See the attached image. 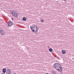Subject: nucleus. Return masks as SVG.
Wrapping results in <instances>:
<instances>
[{
	"mask_svg": "<svg viewBox=\"0 0 74 74\" xmlns=\"http://www.w3.org/2000/svg\"><path fill=\"white\" fill-rule=\"evenodd\" d=\"M53 65L55 69H56L57 70H58L59 71H60L61 73L62 72L63 69L60 64L58 63H55Z\"/></svg>",
	"mask_w": 74,
	"mask_h": 74,
	"instance_id": "f257e3e1",
	"label": "nucleus"
},
{
	"mask_svg": "<svg viewBox=\"0 0 74 74\" xmlns=\"http://www.w3.org/2000/svg\"><path fill=\"white\" fill-rule=\"evenodd\" d=\"M30 28L34 32H36L37 31H38V30L37 29V26H36V25H34L32 27L31 26Z\"/></svg>",
	"mask_w": 74,
	"mask_h": 74,
	"instance_id": "f03ea898",
	"label": "nucleus"
},
{
	"mask_svg": "<svg viewBox=\"0 0 74 74\" xmlns=\"http://www.w3.org/2000/svg\"><path fill=\"white\" fill-rule=\"evenodd\" d=\"M12 14L13 16H15L16 17V16H17V13H16V11H13L12 12Z\"/></svg>",
	"mask_w": 74,
	"mask_h": 74,
	"instance_id": "7ed1b4c3",
	"label": "nucleus"
},
{
	"mask_svg": "<svg viewBox=\"0 0 74 74\" xmlns=\"http://www.w3.org/2000/svg\"><path fill=\"white\" fill-rule=\"evenodd\" d=\"M13 25V23L11 21H9L8 23V26L9 27H11Z\"/></svg>",
	"mask_w": 74,
	"mask_h": 74,
	"instance_id": "20e7f679",
	"label": "nucleus"
},
{
	"mask_svg": "<svg viewBox=\"0 0 74 74\" xmlns=\"http://www.w3.org/2000/svg\"><path fill=\"white\" fill-rule=\"evenodd\" d=\"M0 33L2 35H4L5 34V32L3 30L1 31Z\"/></svg>",
	"mask_w": 74,
	"mask_h": 74,
	"instance_id": "39448f33",
	"label": "nucleus"
},
{
	"mask_svg": "<svg viewBox=\"0 0 74 74\" xmlns=\"http://www.w3.org/2000/svg\"><path fill=\"white\" fill-rule=\"evenodd\" d=\"M2 71L3 73H6V69L5 68L3 69Z\"/></svg>",
	"mask_w": 74,
	"mask_h": 74,
	"instance_id": "423d86ee",
	"label": "nucleus"
},
{
	"mask_svg": "<svg viewBox=\"0 0 74 74\" xmlns=\"http://www.w3.org/2000/svg\"><path fill=\"white\" fill-rule=\"evenodd\" d=\"M62 54H66V51H64V50H62Z\"/></svg>",
	"mask_w": 74,
	"mask_h": 74,
	"instance_id": "0eeeda50",
	"label": "nucleus"
},
{
	"mask_svg": "<svg viewBox=\"0 0 74 74\" xmlns=\"http://www.w3.org/2000/svg\"><path fill=\"white\" fill-rule=\"evenodd\" d=\"M6 72H11V69H8Z\"/></svg>",
	"mask_w": 74,
	"mask_h": 74,
	"instance_id": "6e6552de",
	"label": "nucleus"
},
{
	"mask_svg": "<svg viewBox=\"0 0 74 74\" xmlns=\"http://www.w3.org/2000/svg\"><path fill=\"white\" fill-rule=\"evenodd\" d=\"M49 52H51L53 51L52 49L51 48H50L49 49Z\"/></svg>",
	"mask_w": 74,
	"mask_h": 74,
	"instance_id": "1a4fd4ad",
	"label": "nucleus"
},
{
	"mask_svg": "<svg viewBox=\"0 0 74 74\" xmlns=\"http://www.w3.org/2000/svg\"><path fill=\"white\" fill-rule=\"evenodd\" d=\"M6 74H11V72H6Z\"/></svg>",
	"mask_w": 74,
	"mask_h": 74,
	"instance_id": "9d476101",
	"label": "nucleus"
},
{
	"mask_svg": "<svg viewBox=\"0 0 74 74\" xmlns=\"http://www.w3.org/2000/svg\"><path fill=\"white\" fill-rule=\"evenodd\" d=\"M23 21H26V18L25 17L23 18Z\"/></svg>",
	"mask_w": 74,
	"mask_h": 74,
	"instance_id": "9b49d317",
	"label": "nucleus"
},
{
	"mask_svg": "<svg viewBox=\"0 0 74 74\" xmlns=\"http://www.w3.org/2000/svg\"><path fill=\"white\" fill-rule=\"evenodd\" d=\"M53 74H56V73L54 72V71H53V73H52Z\"/></svg>",
	"mask_w": 74,
	"mask_h": 74,
	"instance_id": "f8f14e48",
	"label": "nucleus"
},
{
	"mask_svg": "<svg viewBox=\"0 0 74 74\" xmlns=\"http://www.w3.org/2000/svg\"><path fill=\"white\" fill-rule=\"evenodd\" d=\"M44 21V20H41V22H43Z\"/></svg>",
	"mask_w": 74,
	"mask_h": 74,
	"instance_id": "ddd939ff",
	"label": "nucleus"
},
{
	"mask_svg": "<svg viewBox=\"0 0 74 74\" xmlns=\"http://www.w3.org/2000/svg\"><path fill=\"white\" fill-rule=\"evenodd\" d=\"M58 59H60V58L59 57H58Z\"/></svg>",
	"mask_w": 74,
	"mask_h": 74,
	"instance_id": "4468645a",
	"label": "nucleus"
},
{
	"mask_svg": "<svg viewBox=\"0 0 74 74\" xmlns=\"http://www.w3.org/2000/svg\"><path fill=\"white\" fill-rule=\"evenodd\" d=\"M12 21H13L14 20V19L13 18H12Z\"/></svg>",
	"mask_w": 74,
	"mask_h": 74,
	"instance_id": "2eb2a0df",
	"label": "nucleus"
},
{
	"mask_svg": "<svg viewBox=\"0 0 74 74\" xmlns=\"http://www.w3.org/2000/svg\"><path fill=\"white\" fill-rule=\"evenodd\" d=\"M14 74H16V73H14Z\"/></svg>",
	"mask_w": 74,
	"mask_h": 74,
	"instance_id": "dca6fc26",
	"label": "nucleus"
},
{
	"mask_svg": "<svg viewBox=\"0 0 74 74\" xmlns=\"http://www.w3.org/2000/svg\"><path fill=\"white\" fill-rule=\"evenodd\" d=\"M1 74H5V73H1Z\"/></svg>",
	"mask_w": 74,
	"mask_h": 74,
	"instance_id": "f3484780",
	"label": "nucleus"
},
{
	"mask_svg": "<svg viewBox=\"0 0 74 74\" xmlns=\"http://www.w3.org/2000/svg\"><path fill=\"white\" fill-rule=\"evenodd\" d=\"M46 74H48V73H46Z\"/></svg>",
	"mask_w": 74,
	"mask_h": 74,
	"instance_id": "a211bd4d",
	"label": "nucleus"
}]
</instances>
